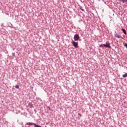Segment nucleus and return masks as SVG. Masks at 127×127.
<instances>
[{"instance_id": "obj_9", "label": "nucleus", "mask_w": 127, "mask_h": 127, "mask_svg": "<svg viewBox=\"0 0 127 127\" xmlns=\"http://www.w3.org/2000/svg\"><path fill=\"white\" fill-rule=\"evenodd\" d=\"M122 77L123 78H127V73H125L124 74H123Z\"/></svg>"}, {"instance_id": "obj_14", "label": "nucleus", "mask_w": 127, "mask_h": 127, "mask_svg": "<svg viewBox=\"0 0 127 127\" xmlns=\"http://www.w3.org/2000/svg\"><path fill=\"white\" fill-rule=\"evenodd\" d=\"M78 115L80 116V117H82V115L80 113L78 114Z\"/></svg>"}, {"instance_id": "obj_13", "label": "nucleus", "mask_w": 127, "mask_h": 127, "mask_svg": "<svg viewBox=\"0 0 127 127\" xmlns=\"http://www.w3.org/2000/svg\"><path fill=\"white\" fill-rule=\"evenodd\" d=\"M12 56L15 57V54L14 53H13L12 54Z\"/></svg>"}, {"instance_id": "obj_5", "label": "nucleus", "mask_w": 127, "mask_h": 127, "mask_svg": "<svg viewBox=\"0 0 127 127\" xmlns=\"http://www.w3.org/2000/svg\"><path fill=\"white\" fill-rule=\"evenodd\" d=\"M34 124H35V123H32L31 122H28V123H26V125L27 126H32V125H34Z\"/></svg>"}, {"instance_id": "obj_2", "label": "nucleus", "mask_w": 127, "mask_h": 127, "mask_svg": "<svg viewBox=\"0 0 127 127\" xmlns=\"http://www.w3.org/2000/svg\"><path fill=\"white\" fill-rule=\"evenodd\" d=\"M80 39V36H79V34H75L74 36V39L75 41H78L79 39Z\"/></svg>"}, {"instance_id": "obj_12", "label": "nucleus", "mask_w": 127, "mask_h": 127, "mask_svg": "<svg viewBox=\"0 0 127 127\" xmlns=\"http://www.w3.org/2000/svg\"><path fill=\"white\" fill-rule=\"evenodd\" d=\"M124 46H125L126 48H127V43H125Z\"/></svg>"}, {"instance_id": "obj_10", "label": "nucleus", "mask_w": 127, "mask_h": 127, "mask_svg": "<svg viewBox=\"0 0 127 127\" xmlns=\"http://www.w3.org/2000/svg\"><path fill=\"white\" fill-rule=\"evenodd\" d=\"M15 88H16V89H19V85H16Z\"/></svg>"}, {"instance_id": "obj_11", "label": "nucleus", "mask_w": 127, "mask_h": 127, "mask_svg": "<svg viewBox=\"0 0 127 127\" xmlns=\"http://www.w3.org/2000/svg\"><path fill=\"white\" fill-rule=\"evenodd\" d=\"M80 9L81 10H82V11H84V9H82V7H80Z\"/></svg>"}, {"instance_id": "obj_1", "label": "nucleus", "mask_w": 127, "mask_h": 127, "mask_svg": "<svg viewBox=\"0 0 127 127\" xmlns=\"http://www.w3.org/2000/svg\"><path fill=\"white\" fill-rule=\"evenodd\" d=\"M99 46L100 47H103V46H105V47H108V48H112L111 46H110V43H108V42H106V44H102Z\"/></svg>"}, {"instance_id": "obj_8", "label": "nucleus", "mask_w": 127, "mask_h": 127, "mask_svg": "<svg viewBox=\"0 0 127 127\" xmlns=\"http://www.w3.org/2000/svg\"><path fill=\"white\" fill-rule=\"evenodd\" d=\"M34 127H42L41 126H40L38 124H34Z\"/></svg>"}, {"instance_id": "obj_7", "label": "nucleus", "mask_w": 127, "mask_h": 127, "mask_svg": "<svg viewBox=\"0 0 127 127\" xmlns=\"http://www.w3.org/2000/svg\"><path fill=\"white\" fill-rule=\"evenodd\" d=\"M122 30L124 34H127V32L126 31V30L124 28H122Z\"/></svg>"}, {"instance_id": "obj_4", "label": "nucleus", "mask_w": 127, "mask_h": 127, "mask_svg": "<svg viewBox=\"0 0 127 127\" xmlns=\"http://www.w3.org/2000/svg\"><path fill=\"white\" fill-rule=\"evenodd\" d=\"M114 36H115V37H117V38H122V37L120 36L119 35V34H118L117 33V32H116V31L115 32Z\"/></svg>"}, {"instance_id": "obj_6", "label": "nucleus", "mask_w": 127, "mask_h": 127, "mask_svg": "<svg viewBox=\"0 0 127 127\" xmlns=\"http://www.w3.org/2000/svg\"><path fill=\"white\" fill-rule=\"evenodd\" d=\"M120 1L122 2V3H127V0H120Z\"/></svg>"}, {"instance_id": "obj_3", "label": "nucleus", "mask_w": 127, "mask_h": 127, "mask_svg": "<svg viewBox=\"0 0 127 127\" xmlns=\"http://www.w3.org/2000/svg\"><path fill=\"white\" fill-rule=\"evenodd\" d=\"M72 44H73L74 47H75V48H78V42H75L74 40H72Z\"/></svg>"}]
</instances>
